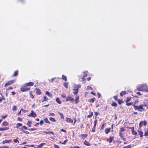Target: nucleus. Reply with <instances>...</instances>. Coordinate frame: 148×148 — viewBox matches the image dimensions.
Instances as JSON below:
<instances>
[{"label": "nucleus", "mask_w": 148, "mask_h": 148, "mask_svg": "<svg viewBox=\"0 0 148 148\" xmlns=\"http://www.w3.org/2000/svg\"><path fill=\"white\" fill-rule=\"evenodd\" d=\"M126 94V92L125 91H122L120 93V95L121 96H123L124 95Z\"/></svg>", "instance_id": "obj_25"}, {"label": "nucleus", "mask_w": 148, "mask_h": 148, "mask_svg": "<svg viewBox=\"0 0 148 148\" xmlns=\"http://www.w3.org/2000/svg\"><path fill=\"white\" fill-rule=\"evenodd\" d=\"M9 129L8 127H0V131L7 130Z\"/></svg>", "instance_id": "obj_16"}, {"label": "nucleus", "mask_w": 148, "mask_h": 148, "mask_svg": "<svg viewBox=\"0 0 148 148\" xmlns=\"http://www.w3.org/2000/svg\"><path fill=\"white\" fill-rule=\"evenodd\" d=\"M44 123V121L43 120H41L40 122L39 123L40 125H41Z\"/></svg>", "instance_id": "obj_50"}, {"label": "nucleus", "mask_w": 148, "mask_h": 148, "mask_svg": "<svg viewBox=\"0 0 148 148\" xmlns=\"http://www.w3.org/2000/svg\"><path fill=\"white\" fill-rule=\"evenodd\" d=\"M49 120L51 121H52V122H55L56 121V120L54 119L53 118L51 117L50 118Z\"/></svg>", "instance_id": "obj_31"}, {"label": "nucleus", "mask_w": 148, "mask_h": 148, "mask_svg": "<svg viewBox=\"0 0 148 148\" xmlns=\"http://www.w3.org/2000/svg\"><path fill=\"white\" fill-rule=\"evenodd\" d=\"M36 93L38 95H40L41 94V92L40 90L38 89H36Z\"/></svg>", "instance_id": "obj_23"}, {"label": "nucleus", "mask_w": 148, "mask_h": 148, "mask_svg": "<svg viewBox=\"0 0 148 148\" xmlns=\"http://www.w3.org/2000/svg\"><path fill=\"white\" fill-rule=\"evenodd\" d=\"M147 123V122L145 121H141L139 123V126L141 127L143 126V124L145 126L146 125Z\"/></svg>", "instance_id": "obj_7"}, {"label": "nucleus", "mask_w": 148, "mask_h": 148, "mask_svg": "<svg viewBox=\"0 0 148 148\" xmlns=\"http://www.w3.org/2000/svg\"><path fill=\"white\" fill-rule=\"evenodd\" d=\"M84 75L83 76V78L84 79V78L85 77H86L87 76V74L86 73H85L84 72Z\"/></svg>", "instance_id": "obj_54"}, {"label": "nucleus", "mask_w": 148, "mask_h": 148, "mask_svg": "<svg viewBox=\"0 0 148 148\" xmlns=\"http://www.w3.org/2000/svg\"><path fill=\"white\" fill-rule=\"evenodd\" d=\"M23 110V109L22 108L21 109V110L19 111L18 112V113H17V115H20L21 114V110Z\"/></svg>", "instance_id": "obj_58"}, {"label": "nucleus", "mask_w": 148, "mask_h": 148, "mask_svg": "<svg viewBox=\"0 0 148 148\" xmlns=\"http://www.w3.org/2000/svg\"><path fill=\"white\" fill-rule=\"evenodd\" d=\"M54 147L55 148H60L59 146L57 145H54Z\"/></svg>", "instance_id": "obj_48"}, {"label": "nucleus", "mask_w": 148, "mask_h": 148, "mask_svg": "<svg viewBox=\"0 0 148 148\" xmlns=\"http://www.w3.org/2000/svg\"><path fill=\"white\" fill-rule=\"evenodd\" d=\"M111 105L113 106L116 107L117 106V104L115 102H114L111 104Z\"/></svg>", "instance_id": "obj_29"}, {"label": "nucleus", "mask_w": 148, "mask_h": 148, "mask_svg": "<svg viewBox=\"0 0 148 148\" xmlns=\"http://www.w3.org/2000/svg\"><path fill=\"white\" fill-rule=\"evenodd\" d=\"M22 124L21 123H18L16 124V127L17 128H19V127L20 126H22Z\"/></svg>", "instance_id": "obj_28"}, {"label": "nucleus", "mask_w": 148, "mask_h": 148, "mask_svg": "<svg viewBox=\"0 0 148 148\" xmlns=\"http://www.w3.org/2000/svg\"><path fill=\"white\" fill-rule=\"evenodd\" d=\"M46 94L48 95L49 97H52V95L51 93L48 92V91H47L46 92Z\"/></svg>", "instance_id": "obj_22"}, {"label": "nucleus", "mask_w": 148, "mask_h": 148, "mask_svg": "<svg viewBox=\"0 0 148 148\" xmlns=\"http://www.w3.org/2000/svg\"><path fill=\"white\" fill-rule=\"evenodd\" d=\"M126 103V105L128 106H130L132 104V103L131 102L129 103H128L127 102Z\"/></svg>", "instance_id": "obj_59"}, {"label": "nucleus", "mask_w": 148, "mask_h": 148, "mask_svg": "<svg viewBox=\"0 0 148 148\" xmlns=\"http://www.w3.org/2000/svg\"><path fill=\"white\" fill-rule=\"evenodd\" d=\"M36 129H37L35 128H30V129H28V130H29V131H33L35 130H36Z\"/></svg>", "instance_id": "obj_47"}, {"label": "nucleus", "mask_w": 148, "mask_h": 148, "mask_svg": "<svg viewBox=\"0 0 148 148\" xmlns=\"http://www.w3.org/2000/svg\"><path fill=\"white\" fill-rule=\"evenodd\" d=\"M18 137H17L16 139H14V142L15 143H18L19 142V141L18 140Z\"/></svg>", "instance_id": "obj_36"}, {"label": "nucleus", "mask_w": 148, "mask_h": 148, "mask_svg": "<svg viewBox=\"0 0 148 148\" xmlns=\"http://www.w3.org/2000/svg\"><path fill=\"white\" fill-rule=\"evenodd\" d=\"M29 93L31 97L32 98H33L34 97V96L32 95L31 92H29Z\"/></svg>", "instance_id": "obj_61"}, {"label": "nucleus", "mask_w": 148, "mask_h": 148, "mask_svg": "<svg viewBox=\"0 0 148 148\" xmlns=\"http://www.w3.org/2000/svg\"><path fill=\"white\" fill-rule=\"evenodd\" d=\"M60 131L62 132H64V133H66V130L63 129H61L60 130Z\"/></svg>", "instance_id": "obj_53"}, {"label": "nucleus", "mask_w": 148, "mask_h": 148, "mask_svg": "<svg viewBox=\"0 0 148 148\" xmlns=\"http://www.w3.org/2000/svg\"><path fill=\"white\" fill-rule=\"evenodd\" d=\"M23 133L26 134H29V132L25 130L23 131Z\"/></svg>", "instance_id": "obj_60"}, {"label": "nucleus", "mask_w": 148, "mask_h": 148, "mask_svg": "<svg viewBox=\"0 0 148 148\" xmlns=\"http://www.w3.org/2000/svg\"><path fill=\"white\" fill-rule=\"evenodd\" d=\"M55 78H56L55 77H54V78H52L51 79V80H49L51 82H53L54 79H55Z\"/></svg>", "instance_id": "obj_56"}, {"label": "nucleus", "mask_w": 148, "mask_h": 148, "mask_svg": "<svg viewBox=\"0 0 148 148\" xmlns=\"http://www.w3.org/2000/svg\"><path fill=\"white\" fill-rule=\"evenodd\" d=\"M119 136L123 138V134L122 132H120L119 133Z\"/></svg>", "instance_id": "obj_44"}, {"label": "nucleus", "mask_w": 148, "mask_h": 148, "mask_svg": "<svg viewBox=\"0 0 148 148\" xmlns=\"http://www.w3.org/2000/svg\"><path fill=\"white\" fill-rule=\"evenodd\" d=\"M74 99L71 97V96H67L66 98V101H70L72 102L74 101Z\"/></svg>", "instance_id": "obj_5"}, {"label": "nucleus", "mask_w": 148, "mask_h": 148, "mask_svg": "<svg viewBox=\"0 0 148 148\" xmlns=\"http://www.w3.org/2000/svg\"><path fill=\"white\" fill-rule=\"evenodd\" d=\"M18 73V71H16L14 72V74L13 75V76H16Z\"/></svg>", "instance_id": "obj_37"}, {"label": "nucleus", "mask_w": 148, "mask_h": 148, "mask_svg": "<svg viewBox=\"0 0 148 148\" xmlns=\"http://www.w3.org/2000/svg\"><path fill=\"white\" fill-rule=\"evenodd\" d=\"M65 121L66 122L69 123H73V121L71 118L66 117V118Z\"/></svg>", "instance_id": "obj_8"}, {"label": "nucleus", "mask_w": 148, "mask_h": 148, "mask_svg": "<svg viewBox=\"0 0 148 148\" xmlns=\"http://www.w3.org/2000/svg\"><path fill=\"white\" fill-rule=\"evenodd\" d=\"M84 144L86 145L89 146L90 145L89 143L87 141L85 140L84 142Z\"/></svg>", "instance_id": "obj_27"}, {"label": "nucleus", "mask_w": 148, "mask_h": 148, "mask_svg": "<svg viewBox=\"0 0 148 148\" xmlns=\"http://www.w3.org/2000/svg\"><path fill=\"white\" fill-rule=\"evenodd\" d=\"M93 115V112H91L90 114L87 116V117L90 118Z\"/></svg>", "instance_id": "obj_30"}, {"label": "nucleus", "mask_w": 148, "mask_h": 148, "mask_svg": "<svg viewBox=\"0 0 148 148\" xmlns=\"http://www.w3.org/2000/svg\"><path fill=\"white\" fill-rule=\"evenodd\" d=\"M147 86L146 84H143L137 88V90L139 91H145L146 90Z\"/></svg>", "instance_id": "obj_2"}, {"label": "nucleus", "mask_w": 148, "mask_h": 148, "mask_svg": "<svg viewBox=\"0 0 148 148\" xmlns=\"http://www.w3.org/2000/svg\"><path fill=\"white\" fill-rule=\"evenodd\" d=\"M64 87L66 88H68V84L67 83H66V82L64 83Z\"/></svg>", "instance_id": "obj_40"}, {"label": "nucleus", "mask_w": 148, "mask_h": 148, "mask_svg": "<svg viewBox=\"0 0 148 148\" xmlns=\"http://www.w3.org/2000/svg\"><path fill=\"white\" fill-rule=\"evenodd\" d=\"M144 136H148V132H145Z\"/></svg>", "instance_id": "obj_64"}, {"label": "nucleus", "mask_w": 148, "mask_h": 148, "mask_svg": "<svg viewBox=\"0 0 148 148\" xmlns=\"http://www.w3.org/2000/svg\"><path fill=\"white\" fill-rule=\"evenodd\" d=\"M114 99L115 100H116V101H118V98H117V96H114Z\"/></svg>", "instance_id": "obj_51"}, {"label": "nucleus", "mask_w": 148, "mask_h": 148, "mask_svg": "<svg viewBox=\"0 0 148 148\" xmlns=\"http://www.w3.org/2000/svg\"><path fill=\"white\" fill-rule=\"evenodd\" d=\"M81 86L80 85H75L74 86V88L78 89L81 88Z\"/></svg>", "instance_id": "obj_21"}, {"label": "nucleus", "mask_w": 148, "mask_h": 148, "mask_svg": "<svg viewBox=\"0 0 148 148\" xmlns=\"http://www.w3.org/2000/svg\"><path fill=\"white\" fill-rule=\"evenodd\" d=\"M8 123L6 121H4L2 123V126H6L8 125Z\"/></svg>", "instance_id": "obj_18"}, {"label": "nucleus", "mask_w": 148, "mask_h": 148, "mask_svg": "<svg viewBox=\"0 0 148 148\" xmlns=\"http://www.w3.org/2000/svg\"><path fill=\"white\" fill-rule=\"evenodd\" d=\"M28 116H32V117H35L36 116V114L34 112V111L33 110H32L31 111L30 114L28 115Z\"/></svg>", "instance_id": "obj_4"}, {"label": "nucleus", "mask_w": 148, "mask_h": 148, "mask_svg": "<svg viewBox=\"0 0 148 148\" xmlns=\"http://www.w3.org/2000/svg\"><path fill=\"white\" fill-rule=\"evenodd\" d=\"M11 141V140H6L3 141V143L4 144L5 143H8Z\"/></svg>", "instance_id": "obj_20"}, {"label": "nucleus", "mask_w": 148, "mask_h": 148, "mask_svg": "<svg viewBox=\"0 0 148 148\" xmlns=\"http://www.w3.org/2000/svg\"><path fill=\"white\" fill-rule=\"evenodd\" d=\"M94 101V98H91L89 100V101L90 102L93 103Z\"/></svg>", "instance_id": "obj_39"}, {"label": "nucleus", "mask_w": 148, "mask_h": 148, "mask_svg": "<svg viewBox=\"0 0 148 148\" xmlns=\"http://www.w3.org/2000/svg\"><path fill=\"white\" fill-rule=\"evenodd\" d=\"M111 128L110 127L106 128L105 130V132L106 134H108L110 131Z\"/></svg>", "instance_id": "obj_12"}, {"label": "nucleus", "mask_w": 148, "mask_h": 148, "mask_svg": "<svg viewBox=\"0 0 148 148\" xmlns=\"http://www.w3.org/2000/svg\"><path fill=\"white\" fill-rule=\"evenodd\" d=\"M62 78L65 81H67V79L66 77L65 76H64V75H63L62 76Z\"/></svg>", "instance_id": "obj_35"}, {"label": "nucleus", "mask_w": 148, "mask_h": 148, "mask_svg": "<svg viewBox=\"0 0 148 148\" xmlns=\"http://www.w3.org/2000/svg\"><path fill=\"white\" fill-rule=\"evenodd\" d=\"M44 120L47 123H50V122L48 120L47 118L45 119Z\"/></svg>", "instance_id": "obj_41"}, {"label": "nucleus", "mask_w": 148, "mask_h": 148, "mask_svg": "<svg viewBox=\"0 0 148 148\" xmlns=\"http://www.w3.org/2000/svg\"><path fill=\"white\" fill-rule=\"evenodd\" d=\"M15 82V80H12L9 81L8 82L6 83L5 84V86L6 87L8 86H9L13 83L14 82Z\"/></svg>", "instance_id": "obj_6"}, {"label": "nucleus", "mask_w": 148, "mask_h": 148, "mask_svg": "<svg viewBox=\"0 0 148 148\" xmlns=\"http://www.w3.org/2000/svg\"><path fill=\"white\" fill-rule=\"evenodd\" d=\"M17 108L16 106H14L13 108H12V110L13 111H14L16 110Z\"/></svg>", "instance_id": "obj_43"}, {"label": "nucleus", "mask_w": 148, "mask_h": 148, "mask_svg": "<svg viewBox=\"0 0 148 148\" xmlns=\"http://www.w3.org/2000/svg\"><path fill=\"white\" fill-rule=\"evenodd\" d=\"M32 123V122L29 121L27 123V125L29 127H31V123Z\"/></svg>", "instance_id": "obj_32"}, {"label": "nucleus", "mask_w": 148, "mask_h": 148, "mask_svg": "<svg viewBox=\"0 0 148 148\" xmlns=\"http://www.w3.org/2000/svg\"><path fill=\"white\" fill-rule=\"evenodd\" d=\"M26 86H24V85L23 87H21L20 88L22 92H25L28 91L30 89L29 88H26Z\"/></svg>", "instance_id": "obj_3"}, {"label": "nucleus", "mask_w": 148, "mask_h": 148, "mask_svg": "<svg viewBox=\"0 0 148 148\" xmlns=\"http://www.w3.org/2000/svg\"><path fill=\"white\" fill-rule=\"evenodd\" d=\"M0 148H12L8 146L1 147Z\"/></svg>", "instance_id": "obj_52"}, {"label": "nucleus", "mask_w": 148, "mask_h": 148, "mask_svg": "<svg viewBox=\"0 0 148 148\" xmlns=\"http://www.w3.org/2000/svg\"><path fill=\"white\" fill-rule=\"evenodd\" d=\"M48 98L45 96H44V99L43 101H42L43 102L44 101H46L48 100Z\"/></svg>", "instance_id": "obj_34"}, {"label": "nucleus", "mask_w": 148, "mask_h": 148, "mask_svg": "<svg viewBox=\"0 0 148 148\" xmlns=\"http://www.w3.org/2000/svg\"><path fill=\"white\" fill-rule=\"evenodd\" d=\"M120 132H124L125 130V129L123 127H121L120 128Z\"/></svg>", "instance_id": "obj_38"}, {"label": "nucleus", "mask_w": 148, "mask_h": 148, "mask_svg": "<svg viewBox=\"0 0 148 148\" xmlns=\"http://www.w3.org/2000/svg\"><path fill=\"white\" fill-rule=\"evenodd\" d=\"M118 103L121 104L123 102V101L120 100H118Z\"/></svg>", "instance_id": "obj_45"}, {"label": "nucleus", "mask_w": 148, "mask_h": 148, "mask_svg": "<svg viewBox=\"0 0 148 148\" xmlns=\"http://www.w3.org/2000/svg\"><path fill=\"white\" fill-rule=\"evenodd\" d=\"M17 120L20 121H22V119L20 117H18L17 119Z\"/></svg>", "instance_id": "obj_57"}, {"label": "nucleus", "mask_w": 148, "mask_h": 148, "mask_svg": "<svg viewBox=\"0 0 148 148\" xmlns=\"http://www.w3.org/2000/svg\"><path fill=\"white\" fill-rule=\"evenodd\" d=\"M20 131H22L23 132V131H24V129L27 130V127L26 126L24 125L23 126V127H21V128H20Z\"/></svg>", "instance_id": "obj_13"}, {"label": "nucleus", "mask_w": 148, "mask_h": 148, "mask_svg": "<svg viewBox=\"0 0 148 148\" xmlns=\"http://www.w3.org/2000/svg\"><path fill=\"white\" fill-rule=\"evenodd\" d=\"M87 136V134H82L81 135H79V137L81 139H84V138L86 137Z\"/></svg>", "instance_id": "obj_11"}, {"label": "nucleus", "mask_w": 148, "mask_h": 148, "mask_svg": "<svg viewBox=\"0 0 148 148\" xmlns=\"http://www.w3.org/2000/svg\"><path fill=\"white\" fill-rule=\"evenodd\" d=\"M114 136L110 137L109 138H108L107 139V140L110 143L112 140L114 139Z\"/></svg>", "instance_id": "obj_10"}, {"label": "nucleus", "mask_w": 148, "mask_h": 148, "mask_svg": "<svg viewBox=\"0 0 148 148\" xmlns=\"http://www.w3.org/2000/svg\"><path fill=\"white\" fill-rule=\"evenodd\" d=\"M132 133L134 135H136L137 134V132L134 130V127H132Z\"/></svg>", "instance_id": "obj_17"}, {"label": "nucleus", "mask_w": 148, "mask_h": 148, "mask_svg": "<svg viewBox=\"0 0 148 148\" xmlns=\"http://www.w3.org/2000/svg\"><path fill=\"white\" fill-rule=\"evenodd\" d=\"M132 106L134 107V109L135 110H138L140 112L145 110V109L143 108L144 106L143 105L141 104L138 106H136L134 104H133Z\"/></svg>", "instance_id": "obj_1"}, {"label": "nucleus", "mask_w": 148, "mask_h": 148, "mask_svg": "<svg viewBox=\"0 0 148 148\" xmlns=\"http://www.w3.org/2000/svg\"><path fill=\"white\" fill-rule=\"evenodd\" d=\"M138 134L141 137H142L143 136V132L141 130H138Z\"/></svg>", "instance_id": "obj_19"}, {"label": "nucleus", "mask_w": 148, "mask_h": 148, "mask_svg": "<svg viewBox=\"0 0 148 148\" xmlns=\"http://www.w3.org/2000/svg\"><path fill=\"white\" fill-rule=\"evenodd\" d=\"M58 113L60 115V118L62 119H64V116L63 114L62 113H60L59 112H58Z\"/></svg>", "instance_id": "obj_24"}, {"label": "nucleus", "mask_w": 148, "mask_h": 148, "mask_svg": "<svg viewBox=\"0 0 148 148\" xmlns=\"http://www.w3.org/2000/svg\"><path fill=\"white\" fill-rule=\"evenodd\" d=\"M7 116V115H5V116H1V118L3 119H5L6 118Z\"/></svg>", "instance_id": "obj_49"}, {"label": "nucleus", "mask_w": 148, "mask_h": 148, "mask_svg": "<svg viewBox=\"0 0 148 148\" xmlns=\"http://www.w3.org/2000/svg\"><path fill=\"white\" fill-rule=\"evenodd\" d=\"M34 85V83L32 82H29V83H26L24 84V86H33Z\"/></svg>", "instance_id": "obj_9"}, {"label": "nucleus", "mask_w": 148, "mask_h": 148, "mask_svg": "<svg viewBox=\"0 0 148 148\" xmlns=\"http://www.w3.org/2000/svg\"><path fill=\"white\" fill-rule=\"evenodd\" d=\"M97 120H95L94 121V126L93 128H95L96 127V123H97Z\"/></svg>", "instance_id": "obj_33"}, {"label": "nucleus", "mask_w": 148, "mask_h": 148, "mask_svg": "<svg viewBox=\"0 0 148 148\" xmlns=\"http://www.w3.org/2000/svg\"><path fill=\"white\" fill-rule=\"evenodd\" d=\"M92 88L90 86H87L86 89L87 90H88L89 89H91V90H92Z\"/></svg>", "instance_id": "obj_42"}, {"label": "nucleus", "mask_w": 148, "mask_h": 148, "mask_svg": "<svg viewBox=\"0 0 148 148\" xmlns=\"http://www.w3.org/2000/svg\"><path fill=\"white\" fill-rule=\"evenodd\" d=\"M79 97L78 96H75V103H77L79 102Z\"/></svg>", "instance_id": "obj_15"}, {"label": "nucleus", "mask_w": 148, "mask_h": 148, "mask_svg": "<svg viewBox=\"0 0 148 148\" xmlns=\"http://www.w3.org/2000/svg\"><path fill=\"white\" fill-rule=\"evenodd\" d=\"M56 101L58 103V104H61V102L60 100L57 97L56 99Z\"/></svg>", "instance_id": "obj_26"}, {"label": "nucleus", "mask_w": 148, "mask_h": 148, "mask_svg": "<svg viewBox=\"0 0 148 148\" xmlns=\"http://www.w3.org/2000/svg\"><path fill=\"white\" fill-rule=\"evenodd\" d=\"M79 90L78 89L74 88L73 89V93L75 95H77V94Z\"/></svg>", "instance_id": "obj_14"}, {"label": "nucleus", "mask_w": 148, "mask_h": 148, "mask_svg": "<svg viewBox=\"0 0 148 148\" xmlns=\"http://www.w3.org/2000/svg\"><path fill=\"white\" fill-rule=\"evenodd\" d=\"M49 115L54 116L55 115V114L54 113H49Z\"/></svg>", "instance_id": "obj_55"}, {"label": "nucleus", "mask_w": 148, "mask_h": 148, "mask_svg": "<svg viewBox=\"0 0 148 148\" xmlns=\"http://www.w3.org/2000/svg\"><path fill=\"white\" fill-rule=\"evenodd\" d=\"M122 148H131V145H129L126 146H125Z\"/></svg>", "instance_id": "obj_46"}, {"label": "nucleus", "mask_w": 148, "mask_h": 148, "mask_svg": "<svg viewBox=\"0 0 148 148\" xmlns=\"http://www.w3.org/2000/svg\"><path fill=\"white\" fill-rule=\"evenodd\" d=\"M105 124L104 123L103 124V125H102V126H101V130H103V128H104V124Z\"/></svg>", "instance_id": "obj_62"}, {"label": "nucleus", "mask_w": 148, "mask_h": 148, "mask_svg": "<svg viewBox=\"0 0 148 148\" xmlns=\"http://www.w3.org/2000/svg\"><path fill=\"white\" fill-rule=\"evenodd\" d=\"M94 113H95V116L96 117L98 115V113L97 112H95Z\"/></svg>", "instance_id": "obj_63"}]
</instances>
